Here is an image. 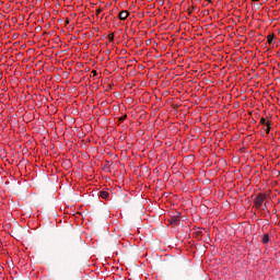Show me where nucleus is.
I'll list each match as a JSON object with an SVG mask.
<instances>
[{"label":"nucleus","instance_id":"nucleus-1","mask_svg":"<svg viewBox=\"0 0 280 280\" xmlns=\"http://www.w3.org/2000/svg\"><path fill=\"white\" fill-rule=\"evenodd\" d=\"M266 198H268V196L266 194H264V192L257 194L254 199V208L259 211V209H261V207H264V202H266Z\"/></svg>","mask_w":280,"mask_h":280},{"label":"nucleus","instance_id":"nucleus-11","mask_svg":"<svg viewBox=\"0 0 280 280\" xmlns=\"http://www.w3.org/2000/svg\"><path fill=\"white\" fill-rule=\"evenodd\" d=\"M101 12H104V9L100 8L96 10V16H100Z\"/></svg>","mask_w":280,"mask_h":280},{"label":"nucleus","instance_id":"nucleus-3","mask_svg":"<svg viewBox=\"0 0 280 280\" xmlns=\"http://www.w3.org/2000/svg\"><path fill=\"white\" fill-rule=\"evenodd\" d=\"M267 43L268 45H275V43H277V36H275V34H269L267 36Z\"/></svg>","mask_w":280,"mask_h":280},{"label":"nucleus","instance_id":"nucleus-7","mask_svg":"<svg viewBox=\"0 0 280 280\" xmlns=\"http://www.w3.org/2000/svg\"><path fill=\"white\" fill-rule=\"evenodd\" d=\"M107 38H108V40H109L110 43H114V42H115V33H109V34L107 35Z\"/></svg>","mask_w":280,"mask_h":280},{"label":"nucleus","instance_id":"nucleus-12","mask_svg":"<svg viewBox=\"0 0 280 280\" xmlns=\"http://www.w3.org/2000/svg\"><path fill=\"white\" fill-rule=\"evenodd\" d=\"M262 211H268V202H265V203H264Z\"/></svg>","mask_w":280,"mask_h":280},{"label":"nucleus","instance_id":"nucleus-5","mask_svg":"<svg viewBox=\"0 0 280 280\" xmlns=\"http://www.w3.org/2000/svg\"><path fill=\"white\" fill-rule=\"evenodd\" d=\"M100 196L103 198V200H106L110 195L106 190H102L100 192Z\"/></svg>","mask_w":280,"mask_h":280},{"label":"nucleus","instance_id":"nucleus-14","mask_svg":"<svg viewBox=\"0 0 280 280\" xmlns=\"http://www.w3.org/2000/svg\"><path fill=\"white\" fill-rule=\"evenodd\" d=\"M252 1L255 3V2H257V1H259V0H252Z\"/></svg>","mask_w":280,"mask_h":280},{"label":"nucleus","instance_id":"nucleus-13","mask_svg":"<svg viewBox=\"0 0 280 280\" xmlns=\"http://www.w3.org/2000/svg\"><path fill=\"white\" fill-rule=\"evenodd\" d=\"M126 119V115L121 118H119V121H124Z\"/></svg>","mask_w":280,"mask_h":280},{"label":"nucleus","instance_id":"nucleus-8","mask_svg":"<svg viewBox=\"0 0 280 280\" xmlns=\"http://www.w3.org/2000/svg\"><path fill=\"white\" fill-rule=\"evenodd\" d=\"M259 124H260V126H266V124H268V121L266 120L265 117H261Z\"/></svg>","mask_w":280,"mask_h":280},{"label":"nucleus","instance_id":"nucleus-10","mask_svg":"<svg viewBox=\"0 0 280 280\" xmlns=\"http://www.w3.org/2000/svg\"><path fill=\"white\" fill-rule=\"evenodd\" d=\"M90 78H97V70H92Z\"/></svg>","mask_w":280,"mask_h":280},{"label":"nucleus","instance_id":"nucleus-9","mask_svg":"<svg viewBox=\"0 0 280 280\" xmlns=\"http://www.w3.org/2000/svg\"><path fill=\"white\" fill-rule=\"evenodd\" d=\"M171 224H178V217H174L171 219Z\"/></svg>","mask_w":280,"mask_h":280},{"label":"nucleus","instance_id":"nucleus-4","mask_svg":"<svg viewBox=\"0 0 280 280\" xmlns=\"http://www.w3.org/2000/svg\"><path fill=\"white\" fill-rule=\"evenodd\" d=\"M265 126H266V128H265L266 135H270V130H271V126H272L270 120H268Z\"/></svg>","mask_w":280,"mask_h":280},{"label":"nucleus","instance_id":"nucleus-2","mask_svg":"<svg viewBox=\"0 0 280 280\" xmlns=\"http://www.w3.org/2000/svg\"><path fill=\"white\" fill-rule=\"evenodd\" d=\"M130 16V12L128 10H122L118 14L119 21H126Z\"/></svg>","mask_w":280,"mask_h":280},{"label":"nucleus","instance_id":"nucleus-6","mask_svg":"<svg viewBox=\"0 0 280 280\" xmlns=\"http://www.w3.org/2000/svg\"><path fill=\"white\" fill-rule=\"evenodd\" d=\"M270 242V234H265L262 237V244H268Z\"/></svg>","mask_w":280,"mask_h":280}]
</instances>
